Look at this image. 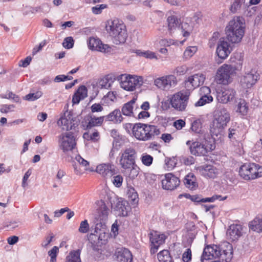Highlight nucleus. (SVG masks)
I'll return each mask as SVG.
<instances>
[{"instance_id": "f257e3e1", "label": "nucleus", "mask_w": 262, "mask_h": 262, "mask_svg": "<svg viewBox=\"0 0 262 262\" xmlns=\"http://www.w3.org/2000/svg\"><path fill=\"white\" fill-rule=\"evenodd\" d=\"M233 257L232 246L229 243L225 242L222 244L208 245L204 249L201 256V261L213 260V261L230 262Z\"/></svg>"}, {"instance_id": "f03ea898", "label": "nucleus", "mask_w": 262, "mask_h": 262, "mask_svg": "<svg viewBox=\"0 0 262 262\" xmlns=\"http://www.w3.org/2000/svg\"><path fill=\"white\" fill-rule=\"evenodd\" d=\"M245 23L243 17H234L225 28L227 39L232 43L241 41L245 34Z\"/></svg>"}, {"instance_id": "7ed1b4c3", "label": "nucleus", "mask_w": 262, "mask_h": 262, "mask_svg": "<svg viewBox=\"0 0 262 262\" xmlns=\"http://www.w3.org/2000/svg\"><path fill=\"white\" fill-rule=\"evenodd\" d=\"M105 28L112 37L114 43L120 45L126 41L127 33L125 26L119 23L118 20H108L106 23Z\"/></svg>"}, {"instance_id": "20e7f679", "label": "nucleus", "mask_w": 262, "mask_h": 262, "mask_svg": "<svg viewBox=\"0 0 262 262\" xmlns=\"http://www.w3.org/2000/svg\"><path fill=\"white\" fill-rule=\"evenodd\" d=\"M132 131L137 139L144 141L152 139L160 134V130L157 126L143 123L134 124Z\"/></svg>"}, {"instance_id": "39448f33", "label": "nucleus", "mask_w": 262, "mask_h": 262, "mask_svg": "<svg viewBox=\"0 0 262 262\" xmlns=\"http://www.w3.org/2000/svg\"><path fill=\"white\" fill-rule=\"evenodd\" d=\"M237 56L239 57L237 66L233 67L231 65L224 64L218 69L215 78L217 83L228 84L231 81V76L234 74L235 71L242 68L243 56L241 53L237 54Z\"/></svg>"}, {"instance_id": "423d86ee", "label": "nucleus", "mask_w": 262, "mask_h": 262, "mask_svg": "<svg viewBox=\"0 0 262 262\" xmlns=\"http://www.w3.org/2000/svg\"><path fill=\"white\" fill-rule=\"evenodd\" d=\"M211 140L209 138L207 139L204 137L192 143L191 141H188L186 144L189 146L190 151L192 155L195 156H205L215 148Z\"/></svg>"}, {"instance_id": "0eeeda50", "label": "nucleus", "mask_w": 262, "mask_h": 262, "mask_svg": "<svg viewBox=\"0 0 262 262\" xmlns=\"http://www.w3.org/2000/svg\"><path fill=\"white\" fill-rule=\"evenodd\" d=\"M230 120V114L225 108H222L213 120L210 126V132L212 137L221 135Z\"/></svg>"}, {"instance_id": "6e6552de", "label": "nucleus", "mask_w": 262, "mask_h": 262, "mask_svg": "<svg viewBox=\"0 0 262 262\" xmlns=\"http://www.w3.org/2000/svg\"><path fill=\"white\" fill-rule=\"evenodd\" d=\"M239 174L246 180L255 179L262 177V166L254 163H245L240 167Z\"/></svg>"}, {"instance_id": "1a4fd4ad", "label": "nucleus", "mask_w": 262, "mask_h": 262, "mask_svg": "<svg viewBox=\"0 0 262 262\" xmlns=\"http://www.w3.org/2000/svg\"><path fill=\"white\" fill-rule=\"evenodd\" d=\"M120 155L119 164L122 168L126 170L133 165L135 166L137 152L134 148L127 147L121 151Z\"/></svg>"}, {"instance_id": "9d476101", "label": "nucleus", "mask_w": 262, "mask_h": 262, "mask_svg": "<svg viewBox=\"0 0 262 262\" xmlns=\"http://www.w3.org/2000/svg\"><path fill=\"white\" fill-rule=\"evenodd\" d=\"M190 92L189 91H180L170 98L171 106L178 111H184L187 106Z\"/></svg>"}, {"instance_id": "9b49d317", "label": "nucleus", "mask_w": 262, "mask_h": 262, "mask_svg": "<svg viewBox=\"0 0 262 262\" xmlns=\"http://www.w3.org/2000/svg\"><path fill=\"white\" fill-rule=\"evenodd\" d=\"M259 79V75L256 71L252 69L246 72L241 77L240 83L244 89H248L253 86Z\"/></svg>"}, {"instance_id": "f8f14e48", "label": "nucleus", "mask_w": 262, "mask_h": 262, "mask_svg": "<svg viewBox=\"0 0 262 262\" xmlns=\"http://www.w3.org/2000/svg\"><path fill=\"white\" fill-rule=\"evenodd\" d=\"M177 80L176 76L172 75H168L157 78L154 81L155 85L159 89L167 91L170 88L175 86Z\"/></svg>"}, {"instance_id": "ddd939ff", "label": "nucleus", "mask_w": 262, "mask_h": 262, "mask_svg": "<svg viewBox=\"0 0 262 262\" xmlns=\"http://www.w3.org/2000/svg\"><path fill=\"white\" fill-rule=\"evenodd\" d=\"M89 49L97 51L103 53H109L112 51V48L107 44H104L99 39L94 37H90L88 40Z\"/></svg>"}, {"instance_id": "4468645a", "label": "nucleus", "mask_w": 262, "mask_h": 262, "mask_svg": "<svg viewBox=\"0 0 262 262\" xmlns=\"http://www.w3.org/2000/svg\"><path fill=\"white\" fill-rule=\"evenodd\" d=\"M79 123V119L73 118L72 116L69 114L67 116L61 117L57 121L58 125L62 126V129L66 130H75Z\"/></svg>"}, {"instance_id": "2eb2a0df", "label": "nucleus", "mask_w": 262, "mask_h": 262, "mask_svg": "<svg viewBox=\"0 0 262 262\" xmlns=\"http://www.w3.org/2000/svg\"><path fill=\"white\" fill-rule=\"evenodd\" d=\"M116 214L120 216H127L130 211L128 202L122 199L117 200L113 207Z\"/></svg>"}, {"instance_id": "dca6fc26", "label": "nucleus", "mask_w": 262, "mask_h": 262, "mask_svg": "<svg viewBox=\"0 0 262 262\" xmlns=\"http://www.w3.org/2000/svg\"><path fill=\"white\" fill-rule=\"evenodd\" d=\"M75 146V139L72 132L62 134L60 147L64 152L72 150Z\"/></svg>"}, {"instance_id": "f3484780", "label": "nucleus", "mask_w": 262, "mask_h": 262, "mask_svg": "<svg viewBox=\"0 0 262 262\" xmlns=\"http://www.w3.org/2000/svg\"><path fill=\"white\" fill-rule=\"evenodd\" d=\"M161 183L164 189L172 190L179 186L180 181L178 177L168 173L165 175V179L162 180Z\"/></svg>"}, {"instance_id": "a211bd4d", "label": "nucleus", "mask_w": 262, "mask_h": 262, "mask_svg": "<svg viewBox=\"0 0 262 262\" xmlns=\"http://www.w3.org/2000/svg\"><path fill=\"white\" fill-rule=\"evenodd\" d=\"M205 79V76L203 74H196L189 76L185 80V86L189 90H193L203 84Z\"/></svg>"}, {"instance_id": "6ab92c4d", "label": "nucleus", "mask_w": 262, "mask_h": 262, "mask_svg": "<svg viewBox=\"0 0 262 262\" xmlns=\"http://www.w3.org/2000/svg\"><path fill=\"white\" fill-rule=\"evenodd\" d=\"M165 235L160 234L156 231L150 233V241L151 242L150 253L153 254L156 253L159 246L165 242Z\"/></svg>"}, {"instance_id": "aec40b11", "label": "nucleus", "mask_w": 262, "mask_h": 262, "mask_svg": "<svg viewBox=\"0 0 262 262\" xmlns=\"http://www.w3.org/2000/svg\"><path fill=\"white\" fill-rule=\"evenodd\" d=\"M229 44L224 38L219 39L216 50V53L219 58L222 59H226L230 54Z\"/></svg>"}, {"instance_id": "412c9836", "label": "nucleus", "mask_w": 262, "mask_h": 262, "mask_svg": "<svg viewBox=\"0 0 262 262\" xmlns=\"http://www.w3.org/2000/svg\"><path fill=\"white\" fill-rule=\"evenodd\" d=\"M235 91L232 89H225L217 93L216 98L222 103H227L232 100L235 96Z\"/></svg>"}, {"instance_id": "4be33fe9", "label": "nucleus", "mask_w": 262, "mask_h": 262, "mask_svg": "<svg viewBox=\"0 0 262 262\" xmlns=\"http://www.w3.org/2000/svg\"><path fill=\"white\" fill-rule=\"evenodd\" d=\"M242 226L233 224L229 226L227 231V236L232 241L237 240L242 235Z\"/></svg>"}, {"instance_id": "5701e85b", "label": "nucleus", "mask_w": 262, "mask_h": 262, "mask_svg": "<svg viewBox=\"0 0 262 262\" xmlns=\"http://www.w3.org/2000/svg\"><path fill=\"white\" fill-rule=\"evenodd\" d=\"M133 76L126 74H121L117 77L120 86L125 90L130 91H133Z\"/></svg>"}, {"instance_id": "b1692460", "label": "nucleus", "mask_w": 262, "mask_h": 262, "mask_svg": "<svg viewBox=\"0 0 262 262\" xmlns=\"http://www.w3.org/2000/svg\"><path fill=\"white\" fill-rule=\"evenodd\" d=\"M86 128H91L94 126H100L103 121L104 117L101 116L99 117H96L93 114H89L85 118Z\"/></svg>"}, {"instance_id": "393cba45", "label": "nucleus", "mask_w": 262, "mask_h": 262, "mask_svg": "<svg viewBox=\"0 0 262 262\" xmlns=\"http://www.w3.org/2000/svg\"><path fill=\"white\" fill-rule=\"evenodd\" d=\"M116 79L113 74L106 75L99 80L98 87L100 89H109Z\"/></svg>"}, {"instance_id": "a878e982", "label": "nucleus", "mask_w": 262, "mask_h": 262, "mask_svg": "<svg viewBox=\"0 0 262 262\" xmlns=\"http://www.w3.org/2000/svg\"><path fill=\"white\" fill-rule=\"evenodd\" d=\"M200 168L202 174L206 178H214L218 172L217 169L211 165H205Z\"/></svg>"}, {"instance_id": "bb28decb", "label": "nucleus", "mask_w": 262, "mask_h": 262, "mask_svg": "<svg viewBox=\"0 0 262 262\" xmlns=\"http://www.w3.org/2000/svg\"><path fill=\"white\" fill-rule=\"evenodd\" d=\"M227 198V196L222 198L220 195H214L210 198H202L199 195H193L191 196V200L196 203H206V202H213L216 200H224Z\"/></svg>"}, {"instance_id": "cd10ccee", "label": "nucleus", "mask_w": 262, "mask_h": 262, "mask_svg": "<svg viewBox=\"0 0 262 262\" xmlns=\"http://www.w3.org/2000/svg\"><path fill=\"white\" fill-rule=\"evenodd\" d=\"M113 165L110 163L101 164L96 167V171L103 177L112 176L113 171Z\"/></svg>"}, {"instance_id": "c85d7f7f", "label": "nucleus", "mask_w": 262, "mask_h": 262, "mask_svg": "<svg viewBox=\"0 0 262 262\" xmlns=\"http://www.w3.org/2000/svg\"><path fill=\"white\" fill-rule=\"evenodd\" d=\"M87 96V89L84 85H81L79 87L73 96L72 102L73 104H78L80 100L84 99Z\"/></svg>"}, {"instance_id": "c756f323", "label": "nucleus", "mask_w": 262, "mask_h": 262, "mask_svg": "<svg viewBox=\"0 0 262 262\" xmlns=\"http://www.w3.org/2000/svg\"><path fill=\"white\" fill-rule=\"evenodd\" d=\"M98 208L97 210L99 214V217L101 221H105L107 219L109 213V209L106 206L104 201L101 200L97 203Z\"/></svg>"}, {"instance_id": "7c9ffc66", "label": "nucleus", "mask_w": 262, "mask_h": 262, "mask_svg": "<svg viewBox=\"0 0 262 262\" xmlns=\"http://www.w3.org/2000/svg\"><path fill=\"white\" fill-rule=\"evenodd\" d=\"M137 99L133 98L129 102L125 103L122 108L123 115L127 116H134L133 109L135 106Z\"/></svg>"}, {"instance_id": "2f4dec72", "label": "nucleus", "mask_w": 262, "mask_h": 262, "mask_svg": "<svg viewBox=\"0 0 262 262\" xmlns=\"http://www.w3.org/2000/svg\"><path fill=\"white\" fill-rule=\"evenodd\" d=\"M180 20L174 15H171L167 17V23L168 29L170 34L172 33L180 26Z\"/></svg>"}, {"instance_id": "473e14b6", "label": "nucleus", "mask_w": 262, "mask_h": 262, "mask_svg": "<svg viewBox=\"0 0 262 262\" xmlns=\"http://www.w3.org/2000/svg\"><path fill=\"white\" fill-rule=\"evenodd\" d=\"M104 120L108 121H114L115 122H121L122 121L121 112L119 110L116 109L110 113L108 115L103 116Z\"/></svg>"}, {"instance_id": "72a5a7b5", "label": "nucleus", "mask_w": 262, "mask_h": 262, "mask_svg": "<svg viewBox=\"0 0 262 262\" xmlns=\"http://www.w3.org/2000/svg\"><path fill=\"white\" fill-rule=\"evenodd\" d=\"M184 183L186 187L193 189L196 186V178L192 173H189L184 180Z\"/></svg>"}, {"instance_id": "f704fd0d", "label": "nucleus", "mask_w": 262, "mask_h": 262, "mask_svg": "<svg viewBox=\"0 0 262 262\" xmlns=\"http://www.w3.org/2000/svg\"><path fill=\"white\" fill-rule=\"evenodd\" d=\"M249 226L250 229L257 232H262V219L256 217L252 221L250 222Z\"/></svg>"}, {"instance_id": "c9c22d12", "label": "nucleus", "mask_w": 262, "mask_h": 262, "mask_svg": "<svg viewBox=\"0 0 262 262\" xmlns=\"http://www.w3.org/2000/svg\"><path fill=\"white\" fill-rule=\"evenodd\" d=\"M120 262H132L133 256L129 250L124 249L117 256Z\"/></svg>"}, {"instance_id": "e433bc0d", "label": "nucleus", "mask_w": 262, "mask_h": 262, "mask_svg": "<svg viewBox=\"0 0 262 262\" xmlns=\"http://www.w3.org/2000/svg\"><path fill=\"white\" fill-rule=\"evenodd\" d=\"M248 111V106L244 99H239L237 104L236 112L241 113L242 115H246Z\"/></svg>"}, {"instance_id": "4c0bfd02", "label": "nucleus", "mask_w": 262, "mask_h": 262, "mask_svg": "<svg viewBox=\"0 0 262 262\" xmlns=\"http://www.w3.org/2000/svg\"><path fill=\"white\" fill-rule=\"evenodd\" d=\"M246 8V5L243 0H234L231 6L230 10L232 13H235L238 10H244Z\"/></svg>"}, {"instance_id": "58836bf2", "label": "nucleus", "mask_w": 262, "mask_h": 262, "mask_svg": "<svg viewBox=\"0 0 262 262\" xmlns=\"http://www.w3.org/2000/svg\"><path fill=\"white\" fill-rule=\"evenodd\" d=\"M160 262H173L168 250H163L158 254Z\"/></svg>"}, {"instance_id": "ea45409f", "label": "nucleus", "mask_w": 262, "mask_h": 262, "mask_svg": "<svg viewBox=\"0 0 262 262\" xmlns=\"http://www.w3.org/2000/svg\"><path fill=\"white\" fill-rule=\"evenodd\" d=\"M83 137L84 139L90 140L93 142H97L99 140V133L98 131L96 130L94 132H89L84 133Z\"/></svg>"}, {"instance_id": "a19ab883", "label": "nucleus", "mask_w": 262, "mask_h": 262, "mask_svg": "<svg viewBox=\"0 0 262 262\" xmlns=\"http://www.w3.org/2000/svg\"><path fill=\"white\" fill-rule=\"evenodd\" d=\"M66 262H81L79 250L71 252L67 256Z\"/></svg>"}, {"instance_id": "79ce46f5", "label": "nucleus", "mask_w": 262, "mask_h": 262, "mask_svg": "<svg viewBox=\"0 0 262 262\" xmlns=\"http://www.w3.org/2000/svg\"><path fill=\"white\" fill-rule=\"evenodd\" d=\"M213 101V97L211 96H201L199 100L194 104L196 107L202 106L207 103L211 102Z\"/></svg>"}, {"instance_id": "37998d69", "label": "nucleus", "mask_w": 262, "mask_h": 262, "mask_svg": "<svg viewBox=\"0 0 262 262\" xmlns=\"http://www.w3.org/2000/svg\"><path fill=\"white\" fill-rule=\"evenodd\" d=\"M229 134L228 137L230 139H238L240 137V133L239 131V128L238 127L235 128H229L228 129Z\"/></svg>"}, {"instance_id": "c03bdc74", "label": "nucleus", "mask_w": 262, "mask_h": 262, "mask_svg": "<svg viewBox=\"0 0 262 262\" xmlns=\"http://www.w3.org/2000/svg\"><path fill=\"white\" fill-rule=\"evenodd\" d=\"M142 163L146 166H149L151 165L153 161V157L147 154H143L141 158Z\"/></svg>"}, {"instance_id": "a18cd8bd", "label": "nucleus", "mask_w": 262, "mask_h": 262, "mask_svg": "<svg viewBox=\"0 0 262 262\" xmlns=\"http://www.w3.org/2000/svg\"><path fill=\"white\" fill-rule=\"evenodd\" d=\"M42 95L41 91H37L35 93H29L24 97L25 100L28 101H34L39 98Z\"/></svg>"}, {"instance_id": "49530a36", "label": "nucleus", "mask_w": 262, "mask_h": 262, "mask_svg": "<svg viewBox=\"0 0 262 262\" xmlns=\"http://www.w3.org/2000/svg\"><path fill=\"white\" fill-rule=\"evenodd\" d=\"M191 130L195 133H200L202 129V122L200 119L194 120L191 124Z\"/></svg>"}, {"instance_id": "de8ad7c7", "label": "nucleus", "mask_w": 262, "mask_h": 262, "mask_svg": "<svg viewBox=\"0 0 262 262\" xmlns=\"http://www.w3.org/2000/svg\"><path fill=\"white\" fill-rule=\"evenodd\" d=\"M165 164L168 170L172 169L177 163V159L176 158L172 157V158H166L165 159Z\"/></svg>"}, {"instance_id": "09e8293b", "label": "nucleus", "mask_w": 262, "mask_h": 262, "mask_svg": "<svg viewBox=\"0 0 262 262\" xmlns=\"http://www.w3.org/2000/svg\"><path fill=\"white\" fill-rule=\"evenodd\" d=\"M90 229V226L86 220L82 221L80 224V226L78 229L79 232L81 233H87Z\"/></svg>"}, {"instance_id": "8fccbe9b", "label": "nucleus", "mask_w": 262, "mask_h": 262, "mask_svg": "<svg viewBox=\"0 0 262 262\" xmlns=\"http://www.w3.org/2000/svg\"><path fill=\"white\" fill-rule=\"evenodd\" d=\"M107 8L106 4L97 5L92 8V12L94 14L98 15L102 13V10Z\"/></svg>"}, {"instance_id": "3c124183", "label": "nucleus", "mask_w": 262, "mask_h": 262, "mask_svg": "<svg viewBox=\"0 0 262 262\" xmlns=\"http://www.w3.org/2000/svg\"><path fill=\"white\" fill-rule=\"evenodd\" d=\"M58 251V248L57 246H54L48 252V254L51 257L50 262H56V257Z\"/></svg>"}, {"instance_id": "603ef678", "label": "nucleus", "mask_w": 262, "mask_h": 262, "mask_svg": "<svg viewBox=\"0 0 262 262\" xmlns=\"http://www.w3.org/2000/svg\"><path fill=\"white\" fill-rule=\"evenodd\" d=\"M74 40L72 37H66L62 42L63 47L67 49H70L73 48L74 46Z\"/></svg>"}, {"instance_id": "864d4df0", "label": "nucleus", "mask_w": 262, "mask_h": 262, "mask_svg": "<svg viewBox=\"0 0 262 262\" xmlns=\"http://www.w3.org/2000/svg\"><path fill=\"white\" fill-rule=\"evenodd\" d=\"M256 11V7L251 6L249 5L246 6V8L243 10V13L245 15L248 17H251L255 14Z\"/></svg>"}, {"instance_id": "5fc2aeb1", "label": "nucleus", "mask_w": 262, "mask_h": 262, "mask_svg": "<svg viewBox=\"0 0 262 262\" xmlns=\"http://www.w3.org/2000/svg\"><path fill=\"white\" fill-rule=\"evenodd\" d=\"M143 79L141 77L133 76V91L136 88H139L143 83Z\"/></svg>"}, {"instance_id": "6e6d98bb", "label": "nucleus", "mask_w": 262, "mask_h": 262, "mask_svg": "<svg viewBox=\"0 0 262 262\" xmlns=\"http://www.w3.org/2000/svg\"><path fill=\"white\" fill-rule=\"evenodd\" d=\"M127 169L130 170V172L129 174V177L132 179H134L137 177L139 174V167L136 164H135V166L133 165Z\"/></svg>"}, {"instance_id": "4d7b16f0", "label": "nucleus", "mask_w": 262, "mask_h": 262, "mask_svg": "<svg viewBox=\"0 0 262 262\" xmlns=\"http://www.w3.org/2000/svg\"><path fill=\"white\" fill-rule=\"evenodd\" d=\"M192 254L190 249H186L182 255V260L183 262H189L191 260Z\"/></svg>"}, {"instance_id": "13d9d810", "label": "nucleus", "mask_w": 262, "mask_h": 262, "mask_svg": "<svg viewBox=\"0 0 262 262\" xmlns=\"http://www.w3.org/2000/svg\"><path fill=\"white\" fill-rule=\"evenodd\" d=\"M2 97L4 98L12 99L15 102H20V99L19 96L13 93L12 92H9L6 96H2Z\"/></svg>"}, {"instance_id": "bf43d9fd", "label": "nucleus", "mask_w": 262, "mask_h": 262, "mask_svg": "<svg viewBox=\"0 0 262 262\" xmlns=\"http://www.w3.org/2000/svg\"><path fill=\"white\" fill-rule=\"evenodd\" d=\"M113 184L117 187H120L122 185L123 177L121 175L114 176L112 179Z\"/></svg>"}, {"instance_id": "052dcab7", "label": "nucleus", "mask_w": 262, "mask_h": 262, "mask_svg": "<svg viewBox=\"0 0 262 262\" xmlns=\"http://www.w3.org/2000/svg\"><path fill=\"white\" fill-rule=\"evenodd\" d=\"M127 194L128 197L133 202H136L138 199V193L133 187L128 189Z\"/></svg>"}, {"instance_id": "680f3d73", "label": "nucleus", "mask_w": 262, "mask_h": 262, "mask_svg": "<svg viewBox=\"0 0 262 262\" xmlns=\"http://www.w3.org/2000/svg\"><path fill=\"white\" fill-rule=\"evenodd\" d=\"M32 13L40 11L43 12H48L50 10V7L48 4H44L39 7L32 8Z\"/></svg>"}, {"instance_id": "e2e57ef3", "label": "nucleus", "mask_w": 262, "mask_h": 262, "mask_svg": "<svg viewBox=\"0 0 262 262\" xmlns=\"http://www.w3.org/2000/svg\"><path fill=\"white\" fill-rule=\"evenodd\" d=\"M15 106L13 104H4L2 106L1 112L3 113H8L14 111Z\"/></svg>"}, {"instance_id": "0e129e2a", "label": "nucleus", "mask_w": 262, "mask_h": 262, "mask_svg": "<svg viewBox=\"0 0 262 262\" xmlns=\"http://www.w3.org/2000/svg\"><path fill=\"white\" fill-rule=\"evenodd\" d=\"M75 159L80 165L86 168L89 165V162L82 158L80 155L76 156Z\"/></svg>"}, {"instance_id": "69168bd1", "label": "nucleus", "mask_w": 262, "mask_h": 262, "mask_svg": "<svg viewBox=\"0 0 262 262\" xmlns=\"http://www.w3.org/2000/svg\"><path fill=\"white\" fill-rule=\"evenodd\" d=\"M197 49L195 47H191L186 49L184 52V56L187 57H191L196 51Z\"/></svg>"}, {"instance_id": "338daca9", "label": "nucleus", "mask_w": 262, "mask_h": 262, "mask_svg": "<svg viewBox=\"0 0 262 262\" xmlns=\"http://www.w3.org/2000/svg\"><path fill=\"white\" fill-rule=\"evenodd\" d=\"M91 110L92 113H96V112H100L102 111L103 110V108L102 106L101 105V104H100L99 103H95V104H93L91 106Z\"/></svg>"}, {"instance_id": "774afa93", "label": "nucleus", "mask_w": 262, "mask_h": 262, "mask_svg": "<svg viewBox=\"0 0 262 262\" xmlns=\"http://www.w3.org/2000/svg\"><path fill=\"white\" fill-rule=\"evenodd\" d=\"M185 125V122L182 119H179L173 122V126L177 129H181Z\"/></svg>"}]
</instances>
